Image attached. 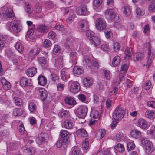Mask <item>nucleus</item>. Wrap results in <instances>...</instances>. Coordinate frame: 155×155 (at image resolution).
<instances>
[{
  "label": "nucleus",
  "mask_w": 155,
  "mask_h": 155,
  "mask_svg": "<svg viewBox=\"0 0 155 155\" xmlns=\"http://www.w3.org/2000/svg\"><path fill=\"white\" fill-rule=\"evenodd\" d=\"M4 10L5 11V13L7 16V18H8L11 19H14L15 18V15L12 10L10 9H8V8L5 7Z\"/></svg>",
  "instance_id": "17"
},
{
  "label": "nucleus",
  "mask_w": 155,
  "mask_h": 155,
  "mask_svg": "<svg viewBox=\"0 0 155 155\" xmlns=\"http://www.w3.org/2000/svg\"><path fill=\"white\" fill-rule=\"evenodd\" d=\"M102 1V0H94L93 5L96 7H98L101 5Z\"/></svg>",
  "instance_id": "61"
},
{
  "label": "nucleus",
  "mask_w": 155,
  "mask_h": 155,
  "mask_svg": "<svg viewBox=\"0 0 155 155\" xmlns=\"http://www.w3.org/2000/svg\"><path fill=\"white\" fill-rule=\"evenodd\" d=\"M136 13L139 15H143L145 14V10L143 9H140L139 8H137L136 10Z\"/></svg>",
  "instance_id": "57"
},
{
  "label": "nucleus",
  "mask_w": 155,
  "mask_h": 155,
  "mask_svg": "<svg viewBox=\"0 0 155 155\" xmlns=\"http://www.w3.org/2000/svg\"><path fill=\"white\" fill-rule=\"evenodd\" d=\"M37 72V69L35 67H32L28 69L26 72L27 75L30 77H32Z\"/></svg>",
  "instance_id": "18"
},
{
  "label": "nucleus",
  "mask_w": 155,
  "mask_h": 155,
  "mask_svg": "<svg viewBox=\"0 0 155 155\" xmlns=\"http://www.w3.org/2000/svg\"><path fill=\"white\" fill-rule=\"evenodd\" d=\"M123 136V134L122 132H119L116 135V139L117 141L119 142Z\"/></svg>",
  "instance_id": "60"
},
{
  "label": "nucleus",
  "mask_w": 155,
  "mask_h": 155,
  "mask_svg": "<svg viewBox=\"0 0 155 155\" xmlns=\"http://www.w3.org/2000/svg\"><path fill=\"white\" fill-rule=\"evenodd\" d=\"M61 78L64 81L66 80L69 78V74L65 70H62L61 73Z\"/></svg>",
  "instance_id": "36"
},
{
  "label": "nucleus",
  "mask_w": 155,
  "mask_h": 155,
  "mask_svg": "<svg viewBox=\"0 0 155 155\" xmlns=\"http://www.w3.org/2000/svg\"><path fill=\"white\" fill-rule=\"evenodd\" d=\"M115 150L119 152H122L124 150V148L123 145L120 143H118L114 147Z\"/></svg>",
  "instance_id": "35"
},
{
  "label": "nucleus",
  "mask_w": 155,
  "mask_h": 155,
  "mask_svg": "<svg viewBox=\"0 0 155 155\" xmlns=\"http://www.w3.org/2000/svg\"><path fill=\"white\" fill-rule=\"evenodd\" d=\"M145 114L146 117L151 118L154 116V113L153 111L149 110L145 112Z\"/></svg>",
  "instance_id": "41"
},
{
  "label": "nucleus",
  "mask_w": 155,
  "mask_h": 155,
  "mask_svg": "<svg viewBox=\"0 0 155 155\" xmlns=\"http://www.w3.org/2000/svg\"><path fill=\"white\" fill-rule=\"evenodd\" d=\"M20 85L22 87H29L32 85L31 79H28L25 77H22L20 79Z\"/></svg>",
  "instance_id": "9"
},
{
  "label": "nucleus",
  "mask_w": 155,
  "mask_h": 155,
  "mask_svg": "<svg viewBox=\"0 0 155 155\" xmlns=\"http://www.w3.org/2000/svg\"><path fill=\"white\" fill-rule=\"evenodd\" d=\"M51 41L48 39H46L45 41L43 44V46L45 48H48L51 45Z\"/></svg>",
  "instance_id": "62"
},
{
  "label": "nucleus",
  "mask_w": 155,
  "mask_h": 155,
  "mask_svg": "<svg viewBox=\"0 0 155 155\" xmlns=\"http://www.w3.org/2000/svg\"><path fill=\"white\" fill-rule=\"evenodd\" d=\"M135 145L134 143L129 142L127 144V149L128 150H131L135 148Z\"/></svg>",
  "instance_id": "51"
},
{
  "label": "nucleus",
  "mask_w": 155,
  "mask_h": 155,
  "mask_svg": "<svg viewBox=\"0 0 155 155\" xmlns=\"http://www.w3.org/2000/svg\"><path fill=\"white\" fill-rule=\"evenodd\" d=\"M74 124L71 120L67 119L64 123V126L65 128L67 129H70L73 128Z\"/></svg>",
  "instance_id": "16"
},
{
  "label": "nucleus",
  "mask_w": 155,
  "mask_h": 155,
  "mask_svg": "<svg viewBox=\"0 0 155 155\" xmlns=\"http://www.w3.org/2000/svg\"><path fill=\"white\" fill-rule=\"evenodd\" d=\"M76 133L78 136L82 137H86L87 135L86 130L83 128L79 129L77 130Z\"/></svg>",
  "instance_id": "29"
},
{
  "label": "nucleus",
  "mask_w": 155,
  "mask_h": 155,
  "mask_svg": "<svg viewBox=\"0 0 155 155\" xmlns=\"http://www.w3.org/2000/svg\"><path fill=\"white\" fill-rule=\"evenodd\" d=\"M101 49L104 51H108L109 50V45L107 44H103L101 45Z\"/></svg>",
  "instance_id": "59"
},
{
  "label": "nucleus",
  "mask_w": 155,
  "mask_h": 155,
  "mask_svg": "<svg viewBox=\"0 0 155 155\" xmlns=\"http://www.w3.org/2000/svg\"><path fill=\"white\" fill-rule=\"evenodd\" d=\"M38 79V84L41 86L45 85L47 83V79L43 76H40Z\"/></svg>",
  "instance_id": "25"
},
{
  "label": "nucleus",
  "mask_w": 155,
  "mask_h": 155,
  "mask_svg": "<svg viewBox=\"0 0 155 155\" xmlns=\"http://www.w3.org/2000/svg\"><path fill=\"white\" fill-rule=\"evenodd\" d=\"M130 134L132 137L136 138H138L141 136V132L137 129L132 130Z\"/></svg>",
  "instance_id": "21"
},
{
  "label": "nucleus",
  "mask_w": 155,
  "mask_h": 155,
  "mask_svg": "<svg viewBox=\"0 0 155 155\" xmlns=\"http://www.w3.org/2000/svg\"><path fill=\"white\" fill-rule=\"evenodd\" d=\"M83 84L84 86L86 87L91 86L93 83V80L90 77L84 78L83 81Z\"/></svg>",
  "instance_id": "15"
},
{
  "label": "nucleus",
  "mask_w": 155,
  "mask_h": 155,
  "mask_svg": "<svg viewBox=\"0 0 155 155\" xmlns=\"http://www.w3.org/2000/svg\"><path fill=\"white\" fill-rule=\"evenodd\" d=\"M75 17V15L73 13H71L70 16L66 19V22L68 24L71 23Z\"/></svg>",
  "instance_id": "40"
},
{
  "label": "nucleus",
  "mask_w": 155,
  "mask_h": 155,
  "mask_svg": "<svg viewBox=\"0 0 155 155\" xmlns=\"http://www.w3.org/2000/svg\"><path fill=\"white\" fill-rule=\"evenodd\" d=\"M94 32L90 30H87L86 32V36L88 39L90 40L92 39L94 36Z\"/></svg>",
  "instance_id": "45"
},
{
  "label": "nucleus",
  "mask_w": 155,
  "mask_h": 155,
  "mask_svg": "<svg viewBox=\"0 0 155 155\" xmlns=\"http://www.w3.org/2000/svg\"><path fill=\"white\" fill-rule=\"evenodd\" d=\"M151 86V83L150 80L147 81L144 86V88L146 90H149Z\"/></svg>",
  "instance_id": "64"
},
{
  "label": "nucleus",
  "mask_w": 155,
  "mask_h": 155,
  "mask_svg": "<svg viewBox=\"0 0 155 155\" xmlns=\"http://www.w3.org/2000/svg\"><path fill=\"white\" fill-rule=\"evenodd\" d=\"M7 19V16L4 10V8H3L2 12L0 13V21H3Z\"/></svg>",
  "instance_id": "49"
},
{
  "label": "nucleus",
  "mask_w": 155,
  "mask_h": 155,
  "mask_svg": "<svg viewBox=\"0 0 155 155\" xmlns=\"http://www.w3.org/2000/svg\"><path fill=\"white\" fill-rule=\"evenodd\" d=\"M104 77L107 80H109L110 79L111 76V75L109 70L106 69L104 70Z\"/></svg>",
  "instance_id": "42"
},
{
  "label": "nucleus",
  "mask_w": 155,
  "mask_h": 155,
  "mask_svg": "<svg viewBox=\"0 0 155 155\" xmlns=\"http://www.w3.org/2000/svg\"><path fill=\"white\" fill-rule=\"evenodd\" d=\"M137 125L142 129H145L147 126V124L144 119L140 118L137 120Z\"/></svg>",
  "instance_id": "14"
},
{
  "label": "nucleus",
  "mask_w": 155,
  "mask_h": 155,
  "mask_svg": "<svg viewBox=\"0 0 155 155\" xmlns=\"http://www.w3.org/2000/svg\"><path fill=\"white\" fill-rule=\"evenodd\" d=\"M76 13L79 15H86L87 13V10L86 6L81 5L76 10Z\"/></svg>",
  "instance_id": "11"
},
{
  "label": "nucleus",
  "mask_w": 155,
  "mask_h": 155,
  "mask_svg": "<svg viewBox=\"0 0 155 155\" xmlns=\"http://www.w3.org/2000/svg\"><path fill=\"white\" fill-rule=\"evenodd\" d=\"M132 49L129 48L127 47L125 51V53L126 56L128 57V59L131 56Z\"/></svg>",
  "instance_id": "46"
},
{
  "label": "nucleus",
  "mask_w": 155,
  "mask_h": 155,
  "mask_svg": "<svg viewBox=\"0 0 155 155\" xmlns=\"http://www.w3.org/2000/svg\"><path fill=\"white\" fill-rule=\"evenodd\" d=\"M124 114V112L123 109L121 107H117L113 114V119L119 120L123 117Z\"/></svg>",
  "instance_id": "3"
},
{
  "label": "nucleus",
  "mask_w": 155,
  "mask_h": 155,
  "mask_svg": "<svg viewBox=\"0 0 155 155\" xmlns=\"http://www.w3.org/2000/svg\"><path fill=\"white\" fill-rule=\"evenodd\" d=\"M144 54L140 52L136 53L134 55L133 59L135 61H140L143 59Z\"/></svg>",
  "instance_id": "22"
},
{
  "label": "nucleus",
  "mask_w": 155,
  "mask_h": 155,
  "mask_svg": "<svg viewBox=\"0 0 155 155\" xmlns=\"http://www.w3.org/2000/svg\"><path fill=\"white\" fill-rule=\"evenodd\" d=\"M22 114V111L21 108H15L13 112V114L15 116H20Z\"/></svg>",
  "instance_id": "39"
},
{
  "label": "nucleus",
  "mask_w": 155,
  "mask_h": 155,
  "mask_svg": "<svg viewBox=\"0 0 155 155\" xmlns=\"http://www.w3.org/2000/svg\"><path fill=\"white\" fill-rule=\"evenodd\" d=\"M104 14L106 17L110 20H113L115 17V13L113 10L111 9H107Z\"/></svg>",
  "instance_id": "10"
},
{
  "label": "nucleus",
  "mask_w": 155,
  "mask_h": 155,
  "mask_svg": "<svg viewBox=\"0 0 155 155\" xmlns=\"http://www.w3.org/2000/svg\"><path fill=\"white\" fill-rule=\"evenodd\" d=\"M18 130L19 132L21 134H23L25 130L23 123L21 121H19L18 123Z\"/></svg>",
  "instance_id": "38"
},
{
  "label": "nucleus",
  "mask_w": 155,
  "mask_h": 155,
  "mask_svg": "<svg viewBox=\"0 0 155 155\" xmlns=\"http://www.w3.org/2000/svg\"><path fill=\"white\" fill-rule=\"evenodd\" d=\"M80 28L83 30L86 31L89 27L88 21L85 19H81L79 21Z\"/></svg>",
  "instance_id": "13"
},
{
  "label": "nucleus",
  "mask_w": 155,
  "mask_h": 155,
  "mask_svg": "<svg viewBox=\"0 0 155 155\" xmlns=\"http://www.w3.org/2000/svg\"><path fill=\"white\" fill-rule=\"evenodd\" d=\"M113 49L115 51H118L120 47V44L117 42H115L113 44Z\"/></svg>",
  "instance_id": "48"
},
{
  "label": "nucleus",
  "mask_w": 155,
  "mask_h": 155,
  "mask_svg": "<svg viewBox=\"0 0 155 155\" xmlns=\"http://www.w3.org/2000/svg\"><path fill=\"white\" fill-rule=\"evenodd\" d=\"M95 26L98 30H104L106 27V22L103 18H98L95 21Z\"/></svg>",
  "instance_id": "5"
},
{
  "label": "nucleus",
  "mask_w": 155,
  "mask_h": 155,
  "mask_svg": "<svg viewBox=\"0 0 155 155\" xmlns=\"http://www.w3.org/2000/svg\"><path fill=\"white\" fill-rule=\"evenodd\" d=\"M91 44L95 46H96L100 44V39L98 37H93L92 39L90 40Z\"/></svg>",
  "instance_id": "26"
},
{
  "label": "nucleus",
  "mask_w": 155,
  "mask_h": 155,
  "mask_svg": "<svg viewBox=\"0 0 155 155\" xmlns=\"http://www.w3.org/2000/svg\"><path fill=\"white\" fill-rule=\"evenodd\" d=\"M81 154V151L77 147H75L72 151L71 155H80Z\"/></svg>",
  "instance_id": "43"
},
{
  "label": "nucleus",
  "mask_w": 155,
  "mask_h": 155,
  "mask_svg": "<svg viewBox=\"0 0 155 155\" xmlns=\"http://www.w3.org/2000/svg\"><path fill=\"white\" fill-rule=\"evenodd\" d=\"M121 60L120 57L117 55L113 58L112 61V64L113 66L116 67L119 64Z\"/></svg>",
  "instance_id": "24"
},
{
  "label": "nucleus",
  "mask_w": 155,
  "mask_h": 155,
  "mask_svg": "<svg viewBox=\"0 0 155 155\" xmlns=\"http://www.w3.org/2000/svg\"><path fill=\"white\" fill-rule=\"evenodd\" d=\"M7 25L9 27L11 26L13 31L16 33L19 32L22 28L21 24L19 20H14L8 23Z\"/></svg>",
  "instance_id": "1"
},
{
  "label": "nucleus",
  "mask_w": 155,
  "mask_h": 155,
  "mask_svg": "<svg viewBox=\"0 0 155 155\" xmlns=\"http://www.w3.org/2000/svg\"><path fill=\"white\" fill-rule=\"evenodd\" d=\"M14 101L15 104L16 105L20 106L22 104V100L20 98L17 97H14Z\"/></svg>",
  "instance_id": "50"
},
{
  "label": "nucleus",
  "mask_w": 155,
  "mask_h": 155,
  "mask_svg": "<svg viewBox=\"0 0 155 155\" xmlns=\"http://www.w3.org/2000/svg\"><path fill=\"white\" fill-rule=\"evenodd\" d=\"M88 108L86 106H81L78 110V114L80 118H83L87 115Z\"/></svg>",
  "instance_id": "8"
},
{
  "label": "nucleus",
  "mask_w": 155,
  "mask_h": 155,
  "mask_svg": "<svg viewBox=\"0 0 155 155\" xmlns=\"http://www.w3.org/2000/svg\"><path fill=\"white\" fill-rule=\"evenodd\" d=\"M61 50L60 47L58 45H55L53 48V52L55 54L59 53L61 52Z\"/></svg>",
  "instance_id": "63"
},
{
  "label": "nucleus",
  "mask_w": 155,
  "mask_h": 155,
  "mask_svg": "<svg viewBox=\"0 0 155 155\" xmlns=\"http://www.w3.org/2000/svg\"><path fill=\"white\" fill-rule=\"evenodd\" d=\"M60 135L62 138H64V140L67 141L69 138L70 134L69 132L66 130H61L60 132Z\"/></svg>",
  "instance_id": "23"
},
{
  "label": "nucleus",
  "mask_w": 155,
  "mask_h": 155,
  "mask_svg": "<svg viewBox=\"0 0 155 155\" xmlns=\"http://www.w3.org/2000/svg\"><path fill=\"white\" fill-rule=\"evenodd\" d=\"M25 11L28 13H31L32 12V9L29 4L28 3H26L25 7Z\"/></svg>",
  "instance_id": "53"
},
{
  "label": "nucleus",
  "mask_w": 155,
  "mask_h": 155,
  "mask_svg": "<svg viewBox=\"0 0 155 155\" xmlns=\"http://www.w3.org/2000/svg\"><path fill=\"white\" fill-rule=\"evenodd\" d=\"M58 114L61 117L63 118L68 117L70 116L68 111L63 109L59 112Z\"/></svg>",
  "instance_id": "28"
},
{
  "label": "nucleus",
  "mask_w": 155,
  "mask_h": 155,
  "mask_svg": "<svg viewBox=\"0 0 155 155\" xmlns=\"http://www.w3.org/2000/svg\"><path fill=\"white\" fill-rule=\"evenodd\" d=\"M69 84L70 91L71 92L74 94L79 91L80 85L78 82L71 81L70 82Z\"/></svg>",
  "instance_id": "6"
},
{
  "label": "nucleus",
  "mask_w": 155,
  "mask_h": 155,
  "mask_svg": "<svg viewBox=\"0 0 155 155\" xmlns=\"http://www.w3.org/2000/svg\"><path fill=\"white\" fill-rule=\"evenodd\" d=\"M65 102L66 104L69 105H74L76 104L75 100L73 98L68 97L65 99Z\"/></svg>",
  "instance_id": "33"
},
{
  "label": "nucleus",
  "mask_w": 155,
  "mask_h": 155,
  "mask_svg": "<svg viewBox=\"0 0 155 155\" xmlns=\"http://www.w3.org/2000/svg\"><path fill=\"white\" fill-rule=\"evenodd\" d=\"M147 48L148 49L147 55V60L146 64V67L147 68L151 64L152 61L155 57V51H151L150 45L149 43L147 44Z\"/></svg>",
  "instance_id": "4"
},
{
  "label": "nucleus",
  "mask_w": 155,
  "mask_h": 155,
  "mask_svg": "<svg viewBox=\"0 0 155 155\" xmlns=\"http://www.w3.org/2000/svg\"><path fill=\"white\" fill-rule=\"evenodd\" d=\"M73 72L76 74L80 75L83 73V70L79 67L76 66L73 68Z\"/></svg>",
  "instance_id": "32"
},
{
  "label": "nucleus",
  "mask_w": 155,
  "mask_h": 155,
  "mask_svg": "<svg viewBox=\"0 0 155 155\" xmlns=\"http://www.w3.org/2000/svg\"><path fill=\"white\" fill-rule=\"evenodd\" d=\"M83 63L84 65H86L89 66L91 64L90 59L88 57L86 56L84 58L83 60Z\"/></svg>",
  "instance_id": "44"
},
{
  "label": "nucleus",
  "mask_w": 155,
  "mask_h": 155,
  "mask_svg": "<svg viewBox=\"0 0 155 155\" xmlns=\"http://www.w3.org/2000/svg\"><path fill=\"white\" fill-rule=\"evenodd\" d=\"M51 79L54 82H57L59 80V77L56 74H51L50 76Z\"/></svg>",
  "instance_id": "55"
},
{
  "label": "nucleus",
  "mask_w": 155,
  "mask_h": 155,
  "mask_svg": "<svg viewBox=\"0 0 155 155\" xmlns=\"http://www.w3.org/2000/svg\"><path fill=\"white\" fill-rule=\"evenodd\" d=\"M38 60L40 64L43 65H45L47 63V61L46 58L44 57H39L38 58Z\"/></svg>",
  "instance_id": "52"
},
{
  "label": "nucleus",
  "mask_w": 155,
  "mask_h": 155,
  "mask_svg": "<svg viewBox=\"0 0 155 155\" xmlns=\"http://www.w3.org/2000/svg\"><path fill=\"white\" fill-rule=\"evenodd\" d=\"M89 140L88 138H86L84 140L82 147L84 150H86L88 149L89 145Z\"/></svg>",
  "instance_id": "37"
},
{
  "label": "nucleus",
  "mask_w": 155,
  "mask_h": 155,
  "mask_svg": "<svg viewBox=\"0 0 155 155\" xmlns=\"http://www.w3.org/2000/svg\"><path fill=\"white\" fill-rule=\"evenodd\" d=\"M5 36H0V50L4 46V43L6 40Z\"/></svg>",
  "instance_id": "47"
},
{
  "label": "nucleus",
  "mask_w": 155,
  "mask_h": 155,
  "mask_svg": "<svg viewBox=\"0 0 155 155\" xmlns=\"http://www.w3.org/2000/svg\"><path fill=\"white\" fill-rule=\"evenodd\" d=\"M90 115L91 117L94 119L99 118L100 116L99 112L94 110H91Z\"/></svg>",
  "instance_id": "30"
},
{
  "label": "nucleus",
  "mask_w": 155,
  "mask_h": 155,
  "mask_svg": "<svg viewBox=\"0 0 155 155\" xmlns=\"http://www.w3.org/2000/svg\"><path fill=\"white\" fill-rule=\"evenodd\" d=\"M37 91L42 100H46L47 101H49L51 100V97L45 89L38 88L37 89Z\"/></svg>",
  "instance_id": "2"
},
{
  "label": "nucleus",
  "mask_w": 155,
  "mask_h": 155,
  "mask_svg": "<svg viewBox=\"0 0 155 155\" xmlns=\"http://www.w3.org/2000/svg\"><path fill=\"white\" fill-rule=\"evenodd\" d=\"M149 142H151L146 138L143 137L141 139V143L144 147L147 145V144H148Z\"/></svg>",
  "instance_id": "54"
},
{
  "label": "nucleus",
  "mask_w": 155,
  "mask_h": 155,
  "mask_svg": "<svg viewBox=\"0 0 155 155\" xmlns=\"http://www.w3.org/2000/svg\"><path fill=\"white\" fill-rule=\"evenodd\" d=\"M151 4L148 7V10L150 12H155V2Z\"/></svg>",
  "instance_id": "58"
},
{
  "label": "nucleus",
  "mask_w": 155,
  "mask_h": 155,
  "mask_svg": "<svg viewBox=\"0 0 155 155\" xmlns=\"http://www.w3.org/2000/svg\"><path fill=\"white\" fill-rule=\"evenodd\" d=\"M37 28L38 31L43 33L47 32L49 29L48 27L43 24L38 25Z\"/></svg>",
  "instance_id": "20"
},
{
  "label": "nucleus",
  "mask_w": 155,
  "mask_h": 155,
  "mask_svg": "<svg viewBox=\"0 0 155 155\" xmlns=\"http://www.w3.org/2000/svg\"><path fill=\"white\" fill-rule=\"evenodd\" d=\"M147 134L149 135L153 138H155V130H148L147 132Z\"/></svg>",
  "instance_id": "56"
},
{
  "label": "nucleus",
  "mask_w": 155,
  "mask_h": 155,
  "mask_svg": "<svg viewBox=\"0 0 155 155\" xmlns=\"http://www.w3.org/2000/svg\"><path fill=\"white\" fill-rule=\"evenodd\" d=\"M28 109L31 112H34L36 110V106L33 102H31L28 104Z\"/></svg>",
  "instance_id": "34"
},
{
  "label": "nucleus",
  "mask_w": 155,
  "mask_h": 155,
  "mask_svg": "<svg viewBox=\"0 0 155 155\" xmlns=\"http://www.w3.org/2000/svg\"><path fill=\"white\" fill-rule=\"evenodd\" d=\"M77 53L75 52H72L70 53V62L72 63L73 64H76L77 63Z\"/></svg>",
  "instance_id": "19"
},
{
  "label": "nucleus",
  "mask_w": 155,
  "mask_h": 155,
  "mask_svg": "<svg viewBox=\"0 0 155 155\" xmlns=\"http://www.w3.org/2000/svg\"><path fill=\"white\" fill-rule=\"evenodd\" d=\"M48 138V135L45 133H41L39 134L36 138V142L39 145L45 143Z\"/></svg>",
  "instance_id": "7"
},
{
  "label": "nucleus",
  "mask_w": 155,
  "mask_h": 155,
  "mask_svg": "<svg viewBox=\"0 0 155 155\" xmlns=\"http://www.w3.org/2000/svg\"><path fill=\"white\" fill-rule=\"evenodd\" d=\"M1 82L2 84V87L5 90L9 89L11 87L10 83L8 81L4 78H2L1 79Z\"/></svg>",
  "instance_id": "12"
},
{
  "label": "nucleus",
  "mask_w": 155,
  "mask_h": 155,
  "mask_svg": "<svg viewBox=\"0 0 155 155\" xmlns=\"http://www.w3.org/2000/svg\"><path fill=\"white\" fill-rule=\"evenodd\" d=\"M122 10L123 11V13L126 16L129 15L131 13V10L128 6H125L123 7Z\"/></svg>",
  "instance_id": "31"
},
{
  "label": "nucleus",
  "mask_w": 155,
  "mask_h": 155,
  "mask_svg": "<svg viewBox=\"0 0 155 155\" xmlns=\"http://www.w3.org/2000/svg\"><path fill=\"white\" fill-rule=\"evenodd\" d=\"M15 47L18 51L20 53L23 52L24 49L23 45L19 41H18L16 43Z\"/></svg>",
  "instance_id": "27"
}]
</instances>
